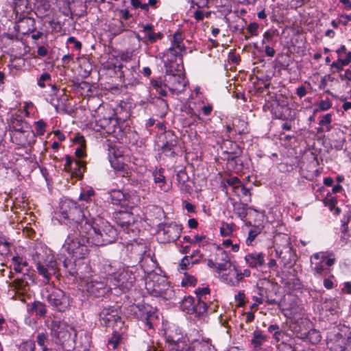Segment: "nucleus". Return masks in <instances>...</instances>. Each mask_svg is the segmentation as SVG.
Returning a JSON list of instances; mask_svg holds the SVG:
<instances>
[{
	"label": "nucleus",
	"mask_w": 351,
	"mask_h": 351,
	"mask_svg": "<svg viewBox=\"0 0 351 351\" xmlns=\"http://www.w3.org/2000/svg\"><path fill=\"white\" fill-rule=\"evenodd\" d=\"M180 308L183 311L186 312L188 314L194 313V298L191 296L185 297L180 304Z\"/></svg>",
	"instance_id": "obj_35"
},
{
	"label": "nucleus",
	"mask_w": 351,
	"mask_h": 351,
	"mask_svg": "<svg viewBox=\"0 0 351 351\" xmlns=\"http://www.w3.org/2000/svg\"><path fill=\"white\" fill-rule=\"evenodd\" d=\"M182 226L176 223L160 224L156 230V239L159 243H167L176 241L180 236Z\"/></svg>",
	"instance_id": "obj_10"
},
{
	"label": "nucleus",
	"mask_w": 351,
	"mask_h": 351,
	"mask_svg": "<svg viewBox=\"0 0 351 351\" xmlns=\"http://www.w3.org/2000/svg\"><path fill=\"white\" fill-rule=\"evenodd\" d=\"M51 76L48 72H43L37 78V85L41 88H45L47 86L51 85Z\"/></svg>",
	"instance_id": "obj_41"
},
{
	"label": "nucleus",
	"mask_w": 351,
	"mask_h": 351,
	"mask_svg": "<svg viewBox=\"0 0 351 351\" xmlns=\"http://www.w3.org/2000/svg\"><path fill=\"white\" fill-rule=\"evenodd\" d=\"M65 160L64 169L70 171L73 176L82 179L86 169L85 162L79 159H74L69 155L65 156Z\"/></svg>",
	"instance_id": "obj_23"
},
{
	"label": "nucleus",
	"mask_w": 351,
	"mask_h": 351,
	"mask_svg": "<svg viewBox=\"0 0 351 351\" xmlns=\"http://www.w3.org/2000/svg\"><path fill=\"white\" fill-rule=\"evenodd\" d=\"M346 338L338 332L328 339L327 347L330 351H343L346 346Z\"/></svg>",
	"instance_id": "obj_27"
},
{
	"label": "nucleus",
	"mask_w": 351,
	"mask_h": 351,
	"mask_svg": "<svg viewBox=\"0 0 351 351\" xmlns=\"http://www.w3.org/2000/svg\"><path fill=\"white\" fill-rule=\"evenodd\" d=\"M130 314L134 317L142 320L148 328H153L152 306L145 304H132L129 307Z\"/></svg>",
	"instance_id": "obj_16"
},
{
	"label": "nucleus",
	"mask_w": 351,
	"mask_h": 351,
	"mask_svg": "<svg viewBox=\"0 0 351 351\" xmlns=\"http://www.w3.org/2000/svg\"><path fill=\"white\" fill-rule=\"evenodd\" d=\"M226 142L230 145L231 151H226L227 156V165L231 170L239 172L243 169V162L239 158L242 153L241 147L231 140H227Z\"/></svg>",
	"instance_id": "obj_14"
},
{
	"label": "nucleus",
	"mask_w": 351,
	"mask_h": 351,
	"mask_svg": "<svg viewBox=\"0 0 351 351\" xmlns=\"http://www.w3.org/2000/svg\"><path fill=\"white\" fill-rule=\"evenodd\" d=\"M51 87V92L53 93L51 95V97L50 99V104L55 108L56 111H58V109L61 106L60 100L58 98V92L59 88L55 84L49 85Z\"/></svg>",
	"instance_id": "obj_38"
},
{
	"label": "nucleus",
	"mask_w": 351,
	"mask_h": 351,
	"mask_svg": "<svg viewBox=\"0 0 351 351\" xmlns=\"http://www.w3.org/2000/svg\"><path fill=\"white\" fill-rule=\"evenodd\" d=\"M155 184H158L161 191L166 192L170 189V185L166 183L165 177L161 169L155 174Z\"/></svg>",
	"instance_id": "obj_39"
},
{
	"label": "nucleus",
	"mask_w": 351,
	"mask_h": 351,
	"mask_svg": "<svg viewBox=\"0 0 351 351\" xmlns=\"http://www.w3.org/2000/svg\"><path fill=\"white\" fill-rule=\"evenodd\" d=\"M47 293L46 300L54 308L60 312H64L70 307V297L62 289L55 287H47L45 289Z\"/></svg>",
	"instance_id": "obj_8"
},
{
	"label": "nucleus",
	"mask_w": 351,
	"mask_h": 351,
	"mask_svg": "<svg viewBox=\"0 0 351 351\" xmlns=\"http://www.w3.org/2000/svg\"><path fill=\"white\" fill-rule=\"evenodd\" d=\"M297 337L313 345L317 344L322 339L320 332L315 328L310 329L308 332L300 331L297 333Z\"/></svg>",
	"instance_id": "obj_29"
},
{
	"label": "nucleus",
	"mask_w": 351,
	"mask_h": 351,
	"mask_svg": "<svg viewBox=\"0 0 351 351\" xmlns=\"http://www.w3.org/2000/svg\"><path fill=\"white\" fill-rule=\"evenodd\" d=\"M96 126L108 134H110L117 140L123 141L125 135L124 132L121 130L119 120L114 117H103L96 119Z\"/></svg>",
	"instance_id": "obj_12"
},
{
	"label": "nucleus",
	"mask_w": 351,
	"mask_h": 351,
	"mask_svg": "<svg viewBox=\"0 0 351 351\" xmlns=\"http://www.w3.org/2000/svg\"><path fill=\"white\" fill-rule=\"evenodd\" d=\"M142 33L144 34L145 38H147L151 43L154 42V30L152 25H145L143 26Z\"/></svg>",
	"instance_id": "obj_48"
},
{
	"label": "nucleus",
	"mask_w": 351,
	"mask_h": 351,
	"mask_svg": "<svg viewBox=\"0 0 351 351\" xmlns=\"http://www.w3.org/2000/svg\"><path fill=\"white\" fill-rule=\"evenodd\" d=\"M36 269L38 274L42 276L44 278L45 282L48 283L50 281L53 274L49 272V270L48 269V267L46 266V265H44L38 261L36 264Z\"/></svg>",
	"instance_id": "obj_40"
},
{
	"label": "nucleus",
	"mask_w": 351,
	"mask_h": 351,
	"mask_svg": "<svg viewBox=\"0 0 351 351\" xmlns=\"http://www.w3.org/2000/svg\"><path fill=\"white\" fill-rule=\"evenodd\" d=\"M59 213L60 216L69 223L76 224L77 229L80 226L82 232L84 230V224L86 221H89L85 219L84 211L80 205L76 202L69 199L60 202Z\"/></svg>",
	"instance_id": "obj_5"
},
{
	"label": "nucleus",
	"mask_w": 351,
	"mask_h": 351,
	"mask_svg": "<svg viewBox=\"0 0 351 351\" xmlns=\"http://www.w3.org/2000/svg\"><path fill=\"white\" fill-rule=\"evenodd\" d=\"M258 233L259 232L256 229L250 230L248 233V237L246 239V244L251 245Z\"/></svg>",
	"instance_id": "obj_59"
},
{
	"label": "nucleus",
	"mask_w": 351,
	"mask_h": 351,
	"mask_svg": "<svg viewBox=\"0 0 351 351\" xmlns=\"http://www.w3.org/2000/svg\"><path fill=\"white\" fill-rule=\"evenodd\" d=\"M174 295L167 280L166 275L160 276L155 279V296L162 297L165 300L171 298Z\"/></svg>",
	"instance_id": "obj_21"
},
{
	"label": "nucleus",
	"mask_w": 351,
	"mask_h": 351,
	"mask_svg": "<svg viewBox=\"0 0 351 351\" xmlns=\"http://www.w3.org/2000/svg\"><path fill=\"white\" fill-rule=\"evenodd\" d=\"M101 213L90 212V221L84 224L83 232L89 235L91 243L97 246H103L114 242L117 237V230L101 217Z\"/></svg>",
	"instance_id": "obj_2"
},
{
	"label": "nucleus",
	"mask_w": 351,
	"mask_h": 351,
	"mask_svg": "<svg viewBox=\"0 0 351 351\" xmlns=\"http://www.w3.org/2000/svg\"><path fill=\"white\" fill-rule=\"evenodd\" d=\"M197 280L194 276L185 274L184 278L182 280L181 285L182 287H186L189 285L195 286Z\"/></svg>",
	"instance_id": "obj_53"
},
{
	"label": "nucleus",
	"mask_w": 351,
	"mask_h": 351,
	"mask_svg": "<svg viewBox=\"0 0 351 351\" xmlns=\"http://www.w3.org/2000/svg\"><path fill=\"white\" fill-rule=\"evenodd\" d=\"M184 36L180 32H176L171 40V46L162 56L163 62H178V59L182 62V52H185L186 47L183 43Z\"/></svg>",
	"instance_id": "obj_9"
},
{
	"label": "nucleus",
	"mask_w": 351,
	"mask_h": 351,
	"mask_svg": "<svg viewBox=\"0 0 351 351\" xmlns=\"http://www.w3.org/2000/svg\"><path fill=\"white\" fill-rule=\"evenodd\" d=\"M122 339L121 335L119 333L114 331L112 333V335L110 338L108 340V346L109 347H112V348L114 350L115 349L117 346L119 344Z\"/></svg>",
	"instance_id": "obj_45"
},
{
	"label": "nucleus",
	"mask_w": 351,
	"mask_h": 351,
	"mask_svg": "<svg viewBox=\"0 0 351 351\" xmlns=\"http://www.w3.org/2000/svg\"><path fill=\"white\" fill-rule=\"evenodd\" d=\"M155 105L161 108V111L157 115H158L160 117H164L166 114L167 110V102L165 100L158 98L155 101Z\"/></svg>",
	"instance_id": "obj_52"
},
{
	"label": "nucleus",
	"mask_w": 351,
	"mask_h": 351,
	"mask_svg": "<svg viewBox=\"0 0 351 351\" xmlns=\"http://www.w3.org/2000/svg\"><path fill=\"white\" fill-rule=\"evenodd\" d=\"M245 295L243 291H239V293L234 296L235 301L238 302L237 305L239 306H243L245 304Z\"/></svg>",
	"instance_id": "obj_58"
},
{
	"label": "nucleus",
	"mask_w": 351,
	"mask_h": 351,
	"mask_svg": "<svg viewBox=\"0 0 351 351\" xmlns=\"http://www.w3.org/2000/svg\"><path fill=\"white\" fill-rule=\"evenodd\" d=\"M210 292V289L206 287H198L195 290V294L198 298V300L206 299V295H209Z\"/></svg>",
	"instance_id": "obj_54"
},
{
	"label": "nucleus",
	"mask_w": 351,
	"mask_h": 351,
	"mask_svg": "<svg viewBox=\"0 0 351 351\" xmlns=\"http://www.w3.org/2000/svg\"><path fill=\"white\" fill-rule=\"evenodd\" d=\"M208 308V306L206 302L202 300H198L197 303L195 304L194 313L197 315L204 314Z\"/></svg>",
	"instance_id": "obj_47"
},
{
	"label": "nucleus",
	"mask_w": 351,
	"mask_h": 351,
	"mask_svg": "<svg viewBox=\"0 0 351 351\" xmlns=\"http://www.w3.org/2000/svg\"><path fill=\"white\" fill-rule=\"evenodd\" d=\"M170 351H217L210 340L195 341L189 343V340L183 337L169 336Z\"/></svg>",
	"instance_id": "obj_6"
},
{
	"label": "nucleus",
	"mask_w": 351,
	"mask_h": 351,
	"mask_svg": "<svg viewBox=\"0 0 351 351\" xmlns=\"http://www.w3.org/2000/svg\"><path fill=\"white\" fill-rule=\"evenodd\" d=\"M45 265L48 267V269L49 270V272H51V274H52L53 275H56L57 274L58 267L57 263L56 261L50 260Z\"/></svg>",
	"instance_id": "obj_61"
},
{
	"label": "nucleus",
	"mask_w": 351,
	"mask_h": 351,
	"mask_svg": "<svg viewBox=\"0 0 351 351\" xmlns=\"http://www.w3.org/2000/svg\"><path fill=\"white\" fill-rule=\"evenodd\" d=\"M285 245L283 247V249H280L279 247H278L276 249V254L279 258H284L282 256L284 250L285 251V252L289 253L291 250V243L289 242V239L287 237H285Z\"/></svg>",
	"instance_id": "obj_49"
},
{
	"label": "nucleus",
	"mask_w": 351,
	"mask_h": 351,
	"mask_svg": "<svg viewBox=\"0 0 351 351\" xmlns=\"http://www.w3.org/2000/svg\"><path fill=\"white\" fill-rule=\"evenodd\" d=\"M164 66L165 75L155 79V92L160 97L166 96L167 90L177 95L182 93L186 86L182 66L179 62H164Z\"/></svg>",
	"instance_id": "obj_1"
},
{
	"label": "nucleus",
	"mask_w": 351,
	"mask_h": 351,
	"mask_svg": "<svg viewBox=\"0 0 351 351\" xmlns=\"http://www.w3.org/2000/svg\"><path fill=\"white\" fill-rule=\"evenodd\" d=\"M114 221L118 226L123 228L124 231L129 233L130 231L133 232V227L135 225V217L134 215L128 211L116 212L114 215Z\"/></svg>",
	"instance_id": "obj_19"
},
{
	"label": "nucleus",
	"mask_w": 351,
	"mask_h": 351,
	"mask_svg": "<svg viewBox=\"0 0 351 351\" xmlns=\"http://www.w3.org/2000/svg\"><path fill=\"white\" fill-rule=\"evenodd\" d=\"M10 134H18L32 128L31 125L19 115H12L8 121Z\"/></svg>",
	"instance_id": "obj_25"
},
{
	"label": "nucleus",
	"mask_w": 351,
	"mask_h": 351,
	"mask_svg": "<svg viewBox=\"0 0 351 351\" xmlns=\"http://www.w3.org/2000/svg\"><path fill=\"white\" fill-rule=\"evenodd\" d=\"M111 282L114 287H119L123 292H125L133 287L135 276L132 272L122 267Z\"/></svg>",
	"instance_id": "obj_15"
},
{
	"label": "nucleus",
	"mask_w": 351,
	"mask_h": 351,
	"mask_svg": "<svg viewBox=\"0 0 351 351\" xmlns=\"http://www.w3.org/2000/svg\"><path fill=\"white\" fill-rule=\"evenodd\" d=\"M81 231L69 233L63 245V248L76 259L84 258L89 252L87 243H91L89 236L81 234Z\"/></svg>",
	"instance_id": "obj_4"
},
{
	"label": "nucleus",
	"mask_w": 351,
	"mask_h": 351,
	"mask_svg": "<svg viewBox=\"0 0 351 351\" xmlns=\"http://www.w3.org/2000/svg\"><path fill=\"white\" fill-rule=\"evenodd\" d=\"M12 265L13 269L16 272L22 273L23 274V278L15 279L10 283V287L16 293L23 294L27 290L28 287L27 278L29 279L31 278L30 276L28 274V263L23 258L15 256L12 258Z\"/></svg>",
	"instance_id": "obj_7"
},
{
	"label": "nucleus",
	"mask_w": 351,
	"mask_h": 351,
	"mask_svg": "<svg viewBox=\"0 0 351 351\" xmlns=\"http://www.w3.org/2000/svg\"><path fill=\"white\" fill-rule=\"evenodd\" d=\"M99 322L102 326L106 327L113 326L118 322H121L118 308L114 306L104 308L99 313Z\"/></svg>",
	"instance_id": "obj_17"
},
{
	"label": "nucleus",
	"mask_w": 351,
	"mask_h": 351,
	"mask_svg": "<svg viewBox=\"0 0 351 351\" xmlns=\"http://www.w3.org/2000/svg\"><path fill=\"white\" fill-rule=\"evenodd\" d=\"M245 261L251 268H257L265 264V255L263 252H254L248 253L245 256Z\"/></svg>",
	"instance_id": "obj_28"
},
{
	"label": "nucleus",
	"mask_w": 351,
	"mask_h": 351,
	"mask_svg": "<svg viewBox=\"0 0 351 351\" xmlns=\"http://www.w3.org/2000/svg\"><path fill=\"white\" fill-rule=\"evenodd\" d=\"M268 340L267 335L263 334L261 330H256L253 332V337L251 339V344L255 350L259 349L265 342Z\"/></svg>",
	"instance_id": "obj_33"
},
{
	"label": "nucleus",
	"mask_w": 351,
	"mask_h": 351,
	"mask_svg": "<svg viewBox=\"0 0 351 351\" xmlns=\"http://www.w3.org/2000/svg\"><path fill=\"white\" fill-rule=\"evenodd\" d=\"M215 261L217 263V271L218 272L226 271L230 267V259L229 255L222 249L218 250L216 253Z\"/></svg>",
	"instance_id": "obj_30"
},
{
	"label": "nucleus",
	"mask_w": 351,
	"mask_h": 351,
	"mask_svg": "<svg viewBox=\"0 0 351 351\" xmlns=\"http://www.w3.org/2000/svg\"><path fill=\"white\" fill-rule=\"evenodd\" d=\"M351 62V52L347 53V56L345 58H338L337 61L333 62L331 64V67L335 68L337 71L343 70V66L349 64Z\"/></svg>",
	"instance_id": "obj_37"
},
{
	"label": "nucleus",
	"mask_w": 351,
	"mask_h": 351,
	"mask_svg": "<svg viewBox=\"0 0 351 351\" xmlns=\"http://www.w3.org/2000/svg\"><path fill=\"white\" fill-rule=\"evenodd\" d=\"M15 19L14 28L18 32L25 35L36 31V21L34 18L26 16H19Z\"/></svg>",
	"instance_id": "obj_24"
},
{
	"label": "nucleus",
	"mask_w": 351,
	"mask_h": 351,
	"mask_svg": "<svg viewBox=\"0 0 351 351\" xmlns=\"http://www.w3.org/2000/svg\"><path fill=\"white\" fill-rule=\"evenodd\" d=\"M332 106V103L330 99L322 100L319 104V108L322 111H326L330 109Z\"/></svg>",
	"instance_id": "obj_63"
},
{
	"label": "nucleus",
	"mask_w": 351,
	"mask_h": 351,
	"mask_svg": "<svg viewBox=\"0 0 351 351\" xmlns=\"http://www.w3.org/2000/svg\"><path fill=\"white\" fill-rule=\"evenodd\" d=\"M235 23V25L232 26L233 30L243 34L244 33L246 21H245L243 19L238 18Z\"/></svg>",
	"instance_id": "obj_50"
},
{
	"label": "nucleus",
	"mask_w": 351,
	"mask_h": 351,
	"mask_svg": "<svg viewBox=\"0 0 351 351\" xmlns=\"http://www.w3.org/2000/svg\"><path fill=\"white\" fill-rule=\"evenodd\" d=\"M324 203L326 206H328L330 210H332L333 209L335 210L336 214H339L340 213V208H335V205L337 204V199L332 196L331 195H328L324 200Z\"/></svg>",
	"instance_id": "obj_43"
},
{
	"label": "nucleus",
	"mask_w": 351,
	"mask_h": 351,
	"mask_svg": "<svg viewBox=\"0 0 351 351\" xmlns=\"http://www.w3.org/2000/svg\"><path fill=\"white\" fill-rule=\"evenodd\" d=\"M34 350L35 343L31 340L23 342L19 348V351H34Z\"/></svg>",
	"instance_id": "obj_51"
},
{
	"label": "nucleus",
	"mask_w": 351,
	"mask_h": 351,
	"mask_svg": "<svg viewBox=\"0 0 351 351\" xmlns=\"http://www.w3.org/2000/svg\"><path fill=\"white\" fill-rule=\"evenodd\" d=\"M258 25L256 23H251L247 27V32L250 33L251 36L258 35Z\"/></svg>",
	"instance_id": "obj_64"
},
{
	"label": "nucleus",
	"mask_w": 351,
	"mask_h": 351,
	"mask_svg": "<svg viewBox=\"0 0 351 351\" xmlns=\"http://www.w3.org/2000/svg\"><path fill=\"white\" fill-rule=\"evenodd\" d=\"M157 128L160 134H158V146L164 150H171V147L176 145L175 136L171 131L165 130V125L163 123L159 122Z\"/></svg>",
	"instance_id": "obj_18"
},
{
	"label": "nucleus",
	"mask_w": 351,
	"mask_h": 351,
	"mask_svg": "<svg viewBox=\"0 0 351 351\" xmlns=\"http://www.w3.org/2000/svg\"><path fill=\"white\" fill-rule=\"evenodd\" d=\"M94 195V190L90 189L84 193H82L80 195V199L82 201L88 202L89 200H90L91 197L93 196Z\"/></svg>",
	"instance_id": "obj_57"
},
{
	"label": "nucleus",
	"mask_w": 351,
	"mask_h": 351,
	"mask_svg": "<svg viewBox=\"0 0 351 351\" xmlns=\"http://www.w3.org/2000/svg\"><path fill=\"white\" fill-rule=\"evenodd\" d=\"M36 134L39 136H43L45 133L46 123L40 119L35 122Z\"/></svg>",
	"instance_id": "obj_55"
},
{
	"label": "nucleus",
	"mask_w": 351,
	"mask_h": 351,
	"mask_svg": "<svg viewBox=\"0 0 351 351\" xmlns=\"http://www.w3.org/2000/svg\"><path fill=\"white\" fill-rule=\"evenodd\" d=\"M36 343L40 347V350L47 348L48 336L46 333L39 332L36 336Z\"/></svg>",
	"instance_id": "obj_46"
},
{
	"label": "nucleus",
	"mask_w": 351,
	"mask_h": 351,
	"mask_svg": "<svg viewBox=\"0 0 351 351\" xmlns=\"http://www.w3.org/2000/svg\"><path fill=\"white\" fill-rule=\"evenodd\" d=\"M177 180L178 181V182L180 183H182V184H184L189 179V177L186 173L185 171H179L178 173H177Z\"/></svg>",
	"instance_id": "obj_62"
},
{
	"label": "nucleus",
	"mask_w": 351,
	"mask_h": 351,
	"mask_svg": "<svg viewBox=\"0 0 351 351\" xmlns=\"http://www.w3.org/2000/svg\"><path fill=\"white\" fill-rule=\"evenodd\" d=\"M332 114L328 113L324 114L319 120V125L320 126L324 127V130L330 131V130L332 129Z\"/></svg>",
	"instance_id": "obj_44"
},
{
	"label": "nucleus",
	"mask_w": 351,
	"mask_h": 351,
	"mask_svg": "<svg viewBox=\"0 0 351 351\" xmlns=\"http://www.w3.org/2000/svg\"><path fill=\"white\" fill-rule=\"evenodd\" d=\"M66 276L73 277L74 279L77 278L85 279L91 275L92 269L88 264H82L77 267L75 261L69 258H65L62 264Z\"/></svg>",
	"instance_id": "obj_13"
},
{
	"label": "nucleus",
	"mask_w": 351,
	"mask_h": 351,
	"mask_svg": "<svg viewBox=\"0 0 351 351\" xmlns=\"http://www.w3.org/2000/svg\"><path fill=\"white\" fill-rule=\"evenodd\" d=\"M341 239L344 243L351 244V216L341 221Z\"/></svg>",
	"instance_id": "obj_32"
},
{
	"label": "nucleus",
	"mask_w": 351,
	"mask_h": 351,
	"mask_svg": "<svg viewBox=\"0 0 351 351\" xmlns=\"http://www.w3.org/2000/svg\"><path fill=\"white\" fill-rule=\"evenodd\" d=\"M12 142L22 147H32L36 143V134L32 128L18 134H11Z\"/></svg>",
	"instance_id": "obj_20"
},
{
	"label": "nucleus",
	"mask_w": 351,
	"mask_h": 351,
	"mask_svg": "<svg viewBox=\"0 0 351 351\" xmlns=\"http://www.w3.org/2000/svg\"><path fill=\"white\" fill-rule=\"evenodd\" d=\"M229 276H230V273L222 274L221 276V280L230 286L236 287L237 282H234V279L229 278Z\"/></svg>",
	"instance_id": "obj_60"
},
{
	"label": "nucleus",
	"mask_w": 351,
	"mask_h": 351,
	"mask_svg": "<svg viewBox=\"0 0 351 351\" xmlns=\"http://www.w3.org/2000/svg\"><path fill=\"white\" fill-rule=\"evenodd\" d=\"M248 208L247 203H242L234 206V213L242 220L245 219L247 215V209Z\"/></svg>",
	"instance_id": "obj_42"
},
{
	"label": "nucleus",
	"mask_w": 351,
	"mask_h": 351,
	"mask_svg": "<svg viewBox=\"0 0 351 351\" xmlns=\"http://www.w3.org/2000/svg\"><path fill=\"white\" fill-rule=\"evenodd\" d=\"M29 311L40 317H44L47 313L46 305L40 301L32 302L29 306Z\"/></svg>",
	"instance_id": "obj_34"
},
{
	"label": "nucleus",
	"mask_w": 351,
	"mask_h": 351,
	"mask_svg": "<svg viewBox=\"0 0 351 351\" xmlns=\"http://www.w3.org/2000/svg\"><path fill=\"white\" fill-rule=\"evenodd\" d=\"M86 278V289L87 292L93 297L99 298L105 295L108 292L106 283L104 280H99L97 279Z\"/></svg>",
	"instance_id": "obj_22"
},
{
	"label": "nucleus",
	"mask_w": 351,
	"mask_h": 351,
	"mask_svg": "<svg viewBox=\"0 0 351 351\" xmlns=\"http://www.w3.org/2000/svg\"><path fill=\"white\" fill-rule=\"evenodd\" d=\"M51 341L62 351H74L77 331L64 321L53 320L51 324Z\"/></svg>",
	"instance_id": "obj_3"
},
{
	"label": "nucleus",
	"mask_w": 351,
	"mask_h": 351,
	"mask_svg": "<svg viewBox=\"0 0 351 351\" xmlns=\"http://www.w3.org/2000/svg\"><path fill=\"white\" fill-rule=\"evenodd\" d=\"M334 255L324 252H320L311 256V269L315 276H319L328 269L324 267H330L335 263Z\"/></svg>",
	"instance_id": "obj_11"
},
{
	"label": "nucleus",
	"mask_w": 351,
	"mask_h": 351,
	"mask_svg": "<svg viewBox=\"0 0 351 351\" xmlns=\"http://www.w3.org/2000/svg\"><path fill=\"white\" fill-rule=\"evenodd\" d=\"M232 223H222V226L220 228L221 234L223 236H229L233 231Z\"/></svg>",
	"instance_id": "obj_56"
},
{
	"label": "nucleus",
	"mask_w": 351,
	"mask_h": 351,
	"mask_svg": "<svg viewBox=\"0 0 351 351\" xmlns=\"http://www.w3.org/2000/svg\"><path fill=\"white\" fill-rule=\"evenodd\" d=\"M14 12L16 18L19 16H28L30 12V7L28 0H14Z\"/></svg>",
	"instance_id": "obj_31"
},
{
	"label": "nucleus",
	"mask_w": 351,
	"mask_h": 351,
	"mask_svg": "<svg viewBox=\"0 0 351 351\" xmlns=\"http://www.w3.org/2000/svg\"><path fill=\"white\" fill-rule=\"evenodd\" d=\"M110 201L113 204H121L124 205L125 200V194L119 190H114L110 193Z\"/></svg>",
	"instance_id": "obj_36"
},
{
	"label": "nucleus",
	"mask_w": 351,
	"mask_h": 351,
	"mask_svg": "<svg viewBox=\"0 0 351 351\" xmlns=\"http://www.w3.org/2000/svg\"><path fill=\"white\" fill-rule=\"evenodd\" d=\"M122 267L119 263L104 261L101 264L100 273L111 282Z\"/></svg>",
	"instance_id": "obj_26"
}]
</instances>
